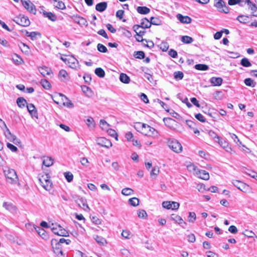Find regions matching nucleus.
<instances>
[{
  "label": "nucleus",
  "instance_id": "f257e3e1",
  "mask_svg": "<svg viewBox=\"0 0 257 257\" xmlns=\"http://www.w3.org/2000/svg\"><path fill=\"white\" fill-rule=\"evenodd\" d=\"M3 172L8 183L13 185L19 184V179L14 169L5 167Z\"/></svg>",
  "mask_w": 257,
  "mask_h": 257
},
{
  "label": "nucleus",
  "instance_id": "f03ea898",
  "mask_svg": "<svg viewBox=\"0 0 257 257\" xmlns=\"http://www.w3.org/2000/svg\"><path fill=\"white\" fill-rule=\"evenodd\" d=\"M188 170L195 174L198 177L205 180L209 179V173L205 170H199L194 165L190 164L187 166Z\"/></svg>",
  "mask_w": 257,
  "mask_h": 257
},
{
  "label": "nucleus",
  "instance_id": "7ed1b4c3",
  "mask_svg": "<svg viewBox=\"0 0 257 257\" xmlns=\"http://www.w3.org/2000/svg\"><path fill=\"white\" fill-rule=\"evenodd\" d=\"M137 125H139L140 127H141V132L142 134L144 135L149 137H155L157 136V131L154 128L150 126V125L141 122L137 123Z\"/></svg>",
  "mask_w": 257,
  "mask_h": 257
},
{
  "label": "nucleus",
  "instance_id": "20e7f679",
  "mask_svg": "<svg viewBox=\"0 0 257 257\" xmlns=\"http://www.w3.org/2000/svg\"><path fill=\"white\" fill-rule=\"evenodd\" d=\"M39 182L46 190L50 191L52 188V182L50 179V177L48 174H39L38 175Z\"/></svg>",
  "mask_w": 257,
  "mask_h": 257
},
{
  "label": "nucleus",
  "instance_id": "39448f33",
  "mask_svg": "<svg viewBox=\"0 0 257 257\" xmlns=\"http://www.w3.org/2000/svg\"><path fill=\"white\" fill-rule=\"evenodd\" d=\"M50 228L54 233L59 236H68L69 235L68 232L59 224L52 223L50 225Z\"/></svg>",
  "mask_w": 257,
  "mask_h": 257
},
{
  "label": "nucleus",
  "instance_id": "423d86ee",
  "mask_svg": "<svg viewBox=\"0 0 257 257\" xmlns=\"http://www.w3.org/2000/svg\"><path fill=\"white\" fill-rule=\"evenodd\" d=\"M167 143L169 147L174 152L180 153L182 151V145L177 140L174 139H168Z\"/></svg>",
  "mask_w": 257,
  "mask_h": 257
},
{
  "label": "nucleus",
  "instance_id": "0eeeda50",
  "mask_svg": "<svg viewBox=\"0 0 257 257\" xmlns=\"http://www.w3.org/2000/svg\"><path fill=\"white\" fill-rule=\"evenodd\" d=\"M13 20L17 24L23 27H28L30 25V21L28 18L21 14L15 17Z\"/></svg>",
  "mask_w": 257,
  "mask_h": 257
},
{
  "label": "nucleus",
  "instance_id": "6e6552de",
  "mask_svg": "<svg viewBox=\"0 0 257 257\" xmlns=\"http://www.w3.org/2000/svg\"><path fill=\"white\" fill-rule=\"evenodd\" d=\"M232 184L237 189L243 192H247L249 191V186L246 184L238 180H233Z\"/></svg>",
  "mask_w": 257,
  "mask_h": 257
},
{
  "label": "nucleus",
  "instance_id": "1a4fd4ad",
  "mask_svg": "<svg viewBox=\"0 0 257 257\" xmlns=\"http://www.w3.org/2000/svg\"><path fill=\"white\" fill-rule=\"evenodd\" d=\"M214 6L218 10L219 12L224 13H228L229 10L225 5V2L222 0H215Z\"/></svg>",
  "mask_w": 257,
  "mask_h": 257
},
{
  "label": "nucleus",
  "instance_id": "9d476101",
  "mask_svg": "<svg viewBox=\"0 0 257 257\" xmlns=\"http://www.w3.org/2000/svg\"><path fill=\"white\" fill-rule=\"evenodd\" d=\"M21 2L24 8L29 12L33 14H36V9L35 6L30 0H27V1L21 0Z\"/></svg>",
  "mask_w": 257,
  "mask_h": 257
},
{
  "label": "nucleus",
  "instance_id": "9b49d317",
  "mask_svg": "<svg viewBox=\"0 0 257 257\" xmlns=\"http://www.w3.org/2000/svg\"><path fill=\"white\" fill-rule=\"evenodd\" d=\"M51 245L54 250V253L59 255V254L61 255L63 254V251L61 249V244L58 243L56 239H53L51 240Z\"/></svg>",
  "mask_w": 257,
  "mask_h": 257
},
{
  "label": "nucleus",
  "instance_id": "f8f14e48",
  "mask_svg": "<svg viewBox=\"0 0 257 257\" xmlns=\"http://www.w3.org/2000/svg\"><path fill=\"white\" fill-rule=\"evenodd\" d=\"M162 206L164 208L168 209L177 210L179 208L180 204L174 201H164L162 203Z\"/></svg>",
  "mask_w": 257,
  "mask_h": 257
},
{
  "label": "nucleus",
  "instance_id": "ddd939ff",
  "mask_svg": "<svg viewBox=\"0 0 257 257\" xmlns=\"http://www.w3.org/2000/svg\"><path fill=\"white\" fill-rule=\"evenodd\" d=\"M151 26L150 22L147 19L144 18L142 20V22L140 25H135L133 26V29L135 32H137L140 28H149Z\"/></svg>",
  "mask_w": 257,
  "mask_h": 257
},
{
  "label": "nucleus",
  "instance_id": "4468645a",
  "mask_svg": "<svg viewBox=\"0 0 257 257\" xmlns=\"http://www.w3.org/2000/svg\"><path fill=\"white\" fill-rule=\"evenodd\" d=\"M97 144L100 146L109 148L112 146L111 142L105 138H99L96 140Z\"/></svg>",
  "mask_w": 257,
  "mask_h": 257
},
{
  "label": "nucleus",
  "instance_id": "2eb2a0df",
  "mask_svg": "<svg viewBox=\"0 0 257 257\" xmlns=\"http://www.w3.org/2000/svg\"><path fill=\"white\" fill-rule=\"evenodd\" d=\"M78 206L82 208L84 210L88 211L90 209L87 204L86 199L84 198L79 197L77 200H75Z\"/></svg>",
  "mask_w": 257,
  "mask_h": 257
},
{
  "label": "nucleus",
  "instance_id": "dca6fc26",
  "mask_svg": "<svg viewBox=\"0 0 257 257\" xmlns=\"http://www.w3.org/2000/svg\"><path fill=\"white\" fill-rule=\"evenodd\" d=\"M218 143L226 152L230 154L231 153L232 149L228 142L224 140L222 138H221L219 141L218 142Z\"/></svg>",
  "mask_w": 257,
  "mask_h": 257
},
{
  "label": "nucleus",
  "instance_id": "f3484780",
  "mask_svg": "<svg viewBox=\"0 0 257 257\" xmlns=\"http://www.w3.org/2000/svg\"><path fill=\"white\" fill-rule=\"evenodd\" d=\"M27 107L28 111L31 114V116L33 117L38 118V113L37 110L34 106V105L32 103L27 104Z\"/></svg>",
  "mask_w": 257,
  "mask_h": 257
},
{
  "label": "nucleus",
  "instance_id": "a211bd4d",
  "mask_svg": "<svg viewBox=\"0 0 257 257\" xmlns=\"http://www.w3.org/2000/svg\"><path fill=\"white\" fill-rule=\"evenodd\" d=\"M177 19L183 24H188L191 23L192 19L187 16H183L182 14H178L176 16Z\"/></svg>",
  "mask_w": 257,
  "mask_h": 257
},
{
  "label": "nucleus",
  "instance_id": "6ab92c4d",
  "mask_svg": "<svg viewBox=\"0 0 257 257\" xmlns=\"http://www.w3.org/2000/svg\"><path fill=\"white\" fill-rule=\"evenodd\" d=\"M38 69L40 73L44 77H46L47 75H50L51 73H52L51 69L46 66L40 67Z\"/></svg>",
  "mask_w": 257,
  "mask_h": 257
},
{
  "label": "nucleus",
  "instance_id": "aec40b11",
  "mask_svg": "<svg viewBox=\"0 0 257 257\" xmlns=\"http://www.w3.org/2000/svg\"><path fill=\"white\" fill-rule=\"evenodd\" d=\"M107 7V3L103 2L97 4L95 6V9L98 12H102L106 9Z\"/></svg>",
  "mask_w": 257,
  "mask_h": 257
},
{
  "label": "nucleus",
  "instance_id": "412c9836",
  "mask_svg": "<svg viewBox=\"0 0 257 257\" xmlns=\"http://www.w3.org/2000/svg\"><path fill=\"white\" fill-rule=\"evenodd\" d=\"M222 79L221 77H213L210 80V82L213 86H220L222 83Z\"/></svg>",
  "mask_w": 257,
  "mask_h": 257
},
{
  "label": "nucleus",
  "instance_id": "4be33fe9",
  "mask_svg": "<svg viewBox=\"0 0 257 257\" xmlns=\"http://www.w3.org/2000/svg\"><path fill=\"white\" fill-rule=\"evenodd\" d=\"M3 206L6 208V209L9 210L13 213L16 211V207L11 203H8L5 202L3 203Z\"/></svg>",
  "mask_w": 257,
  "mask_h": 257
},
{
  "label": "nucleus",
  "instance_id": "5701e85b",
  "mask_svg": "<svg viewBox=\"0 0 257 257\" xmlns=\"http://www.w3.org/2000/svg\"><path fill=\"white\" fill-rule=\"evenodd\" d=\"M78 61L73 57H71L68 59L67 64L70 67L75 68L78 65Z\"/></svg>",
  "mask_w": 257,
  "mask_h": 257
},
{
  "label": "nucleus",
  "instance_id": "b1692460",
  "mask_svg": "<svg viewBox=\"0 0 257 257\" xmlns=\"http://www.w3.org/2000/svg\"><path fill=\"white\" fill-rule=\"evenodd\" d=\"M137 11L140 14L146 15L150 13V9L147 7H138L137 8Z\"/></svg>",
  "mask_w": 257,
  "mask_h": 257
},
{
  "label": "nucleus",
  "instance_id": "393cba45",
  "mask_svg": "<svg viewBox=\"0 0 257 257\" xmlns=\"http://www.w3.org/2000/svg\"><path fill=\"white\" fill-rule=\"evenodd\" d=\"M44 17L48 18L51 21L54 22L57 20V17L55 14L51 12H47L45 11L43 12Z\"/></svg>",
  "mask_w": 257,
  "mask_h": 257
},
{
  "label": "nucleus",
  "instance_id": "a878e982",
  "mask_svg": "<svg viewBox=\"0 0 257 257\" xmlns=\"http://www.w3.org/2000/svg\"><path fill=\"white\" fill-rule=\"evenodd\" d=\"M59 95L62 97V99L64 101L63 98L66 100V101L63 102V105L67 106V107L72 108L74 106L72 102L68 99V98L64 95L59 93Z\"/></svg>",
  "mask_w": 257,
  "mask_h": 257
},
{
  "label": "nucleus",
  "instance_id": "bb28decb",
  "mask_svg": "<svg viewBox=\"0 0 257 257\" xmlns=\"http://www.w3.org/2000/svg\"><path fill=\"white\" fill-rule=\"evenodd\" d=\"M248 9L251 11V16L257 17V7L255 4L252 3L248 7Z\"/></svg>",
  "mask_w": 257,
  "mask_h": 257
},
{
  "label": "nucleus",
  "instance_id": "cd10ccee",
  "mask_svg": "<svg viewBox=\"0 0 257 257\" xmlns=\"http://www.w3.org/2000/svg\"><path fill=\"white\" fill-rule=\"evenodd\" d=\"M54 6L55 7L60 10H64L66 8L64 3L61 1L55 0L54 2Z\"/></svg>",
  "mask_w": 257,
  "mask_h": 257
},
{
  "label": "nucleus",
  "instance_id": "c85d7f7f",
  "mask_svg": "<svg viewBox=\"0 0 257 257\" xmlns=\"http://www.w3.org/2000/svg\"><path fill=\"white\" fill-rule=\"evenodd\" d=\"M43 164L46 167H50L53 164V159L49 157H45L43 161Z\"/></svg>",
  "mask_w": 257,
  "mask_h": 257
},
{
  "label": "nucleus",
  "instance_id": "c756f323",
  "mask_svg": "<svg viewBox=\"0 0 257 257\" xmlns=\"http://www.w3.org/2000/svg\"><path fill=\"white\" fill-rule=\"evenodd\" d=\"M119 80L121 82L126 84L128 83L130 81V77L124 73H121L120 74Z\"/></svg>",
  "mask_w": 257,
  "mask_h": 257
},
{
  "label": "nucleus",
  "instance_id": "7c9ffc66",
  "mask_svg": "<svg viewBox=\"0 0 257 257\" xmlns=\"http://www.w3.org/2000/svg\"><path fill=\"white\" fill-rule=\"evenodd\" d=\"M17 103L18 105L21 108L24 107L26 104H27L26 100L22 97L17 98Z\"/></svg>",
  "mask_w": 257,
  "mask_h": 257
},
{
  "label": "nucleus",
  "instance_id": "2f4dec72",
  "mask_svg": "<svg viewBox=\"0 0 257 257\" xmlns=\"http://www.w3.org/2000/svg\"><path fill=\"white\" fill-rule=\"evenodd\" d=\"M26 35L28 37H30L32 40H36L37 39V36H41V34L40 33L36 32H27Z\"/></svg>",
  "mask_w": 257,
  "mask_h": 257
},
{
  "label": "nucleus",
  "instance_id": "473e14b6",
  "mask_svg": "<svg viewBox=\"0 0 257 257\" xmlns=\"http://www.w3.org/2000/svg\"><path fill=\"white\" fill-rule=\"evenodd\" d=\"M96 241L100 245H104L106 244V239L102 236L96 235L95 237Z\"/></svg>",
  "mask_w": 257,
  "mask_h": 257
},
{
  "label": "nucleus",
  "instance_id": "72a5a7b5",
  "mask_svg": "<svg viewBox=\"0 0 257 257\" xmlns=\"http://www.w3.org/2000/svg\"><path fill=\"white\" fill-rule=\"evenodd\" d=\"M249 18L248 16L239 15L237 17V20L241 23H245L248 22Z\"/></svg>",
  "mask_w": 257,
  "mask_h": 257
},
{
  "label": "nucleus",
  "instance_id": "f704fd0d",
  "mask_svg": "<svg viewBox=\"0 0 257 257\" xmlns=\"http://www.w3.org/2000/svg\"><path fill=\"white\" fill-rule=\"evenodd\" d=\"M150 24L151 25L159 26L162 24V21L161 20L157 17H151Z\"/></svg>",
  "mask_w": 257,
  "mask_h": 257
},
{
  "label": "nucleus",
  "instance_id": "c9c22d12",
  "mask_svg": "<svg viewBox=\"0 0 257 257\" xmlns=\"http://www.w3.org/2000/svg\"><path fill=\"white\" fill-rule=\"evenodd\" d=\"M171 219L174 220L175 222L179 223V224H181L183 223L185 224H186L185 222H184V221L182 219V218L178 215L173 214L171 216Z\"/></svg>",
  "mask_w": 257,
  "mask_h": 257
},
{
  "label": "nucleus",
  "instance_id": "e433bc0d",
  "mask_svg": "<svg viewBox=\"0 0 257 257\" xmlns=\"http://www.w3.org/2000/svg\"><path fill=\"white\" fill-rule=\"evenodd\" d=\"M74 21L75 23L81 25H85L87 23L84 18L80 17H76L74 19Z\"/></svg>",
  "mask_w": 257,
  "mask_h": 257
},
{
  "label": "nucleus",
  "instance_id": "4c0bfd02",
  "mask_svg": "<svg viewBox=\"0 0 257 257\" xmlns=\"http://www.w3.org/2000/svg\"><path fill=\"white\" fill-rule=\"evenodd\" d=\"M240 64L245 67H248L251 66V63L246 58H242L240 61Z\"/></svg>",
  "mask_w": 257,
  "mask_h": 257
},
{
  "label": "nucleus",
  "instance_id": "58836bf2",
  "mask_svg": "<svg viewBox=\"0 0 257 257\" xmlns=\"http://www.w3.org/2000/svg\"><path fill=\"white\" fill-rule=\"evenodd\" d=\"M193 41L192 38L188 36H183L181 37V41L185 44H190Z\"/></svg>",
  "mask_w": 257,
  "mask_h": 257
},
{
  "label": "nucleus",
  "instance_id": "ea45409f",
  "mask_svg": "<svg viewBox=\"0 0 257 257\" xmlns=\"http://www.w3.org/2000/svg\"><path fill=\"white\" fill-rule=\"evenodd\" d=\"M95 73L96 75L101 78H103L105 76V72L101 68H97L95 70Z\"/></svg>",
  "mask_w": 257,
  "mask_h": 257
},
{
  "label": "nucleus",
  "instance_id": "a19ab883",
  "mask_svg": "<svg viewBox=\"0 0 257 257\" xmlns=\"http://www.w3.org/2000/svg\"><path fill=\"white\" fill-rule=\"evenodd\" d=\"M159 168L157 166H155L150 172V175L152 177L156 178L159 173Z\"/></svg>",
  "mask_w": 257,
  "mask_h": 257
},
{
  "label": "nucleus",
  "instance_id": "79ce46f5",
  "mask_svg": "<svg viewBox=\"0 0 257 257\" xmlns=\"http://www.w3.org/2000/svg\"><path fill=\"white\" fill-rule=\"evenodd\" d=\"M244 82L246 85L252 87H254L256 84V83L254 82L252 79L249 78L245 79Z\"/></svg>",
  "mask_w": 257,
  "mask_h": 257
},
{
  "label": "nucleus",
  "instance_id": "37998d69",
  "mask_svg": "<svg viewBox=\"0 0 257 257\" xmlns=\"http://www.w3.org/2000/svg\"><path fill=\"white\" fill-rule=\"evenodd\" d=\"M5 134L6 138L8 140H9L10 141L12 142L14 140V138H16V137L15 135H12L10 131L8 128L7 129V131L5 132Z\"/></svg>",
  "mask_w": 257,
  "mask_h": 257
},
{
  "label": "nucleus",
  "instance_id": "c03bdc74",
  "mask_svg": "<svg viewBox=\"0 0 257 257\" xmlns=\"http://www.w3.org/2000/svg\"><path fill=\"white\" fill-rule=\"evenodd\" d=\"M68 73L65 70L62 69L59 72V77L62 80L66 79Z\"/></svg>",
  "mask_w": 257,
  "mask_h": 257
},
{
  "label": "nucleus",
  "instance_id": "a18cd8bd",
  "mask_svg": "<svg viewBox=\"0 0 257 257\" xmlns=\"http://www.w3.org/2000/svg\"><path fill=\"white\" fill-rule=\"evenodd\" d=\"M134 193V190L130 188H125L121 191V193L125 196L130 195Z\"/></svg>",
  "mask_w": 257,
  "mask_h": 257
},
{
  "label": "nucleus",
  "instance_id": "49530a36",
  "mask_svg": "<svg viewBox=\"0 0 257 257\" xmlns=\"http://www.w3.org/2000/svg\"><path fill=\"white\" fill-rule=\"evenodd\" d=\"M41 84L42 86L46 89H49L51 87L50 83L46 79H42Z\"/></svg>",
  "mask_w": 257,
  "mask_h": 257
},
{
  "label": "nucleus",
  "instance_id": "de8ad7c7",
  "mask_svg": "<svg viewBox=\"0 0 257 257\" xmlns=\"http://www.w3.org/2000/svg\"><path fill=\"white\" fill-rule=\"evenodd\" d=\"M128 202L131 205L133 206H137L139 204V200L136 197H134L128 200Z\"/></svg>",
  "mask_w": 257,
  "mask_h": 257
},
{
  "label": "nucleus",
  "instance_id": "09e8293b",
  "mask_svg": "<svg viewBox=\"0 0 257 257\" xmlns=\"http://www.w3.org/2000/svg\"><path fill=\"white\" fill-rule=\"evenodd\" d=\"M210 137L215 142L218 143L221 138L219 137L214 132L210 131Z\"/></svg>",
  "mask_w": 257,
  "mask_h": 257
},
{
  "label": "nucleus",
  "instance_id": "8fccbe9b",
  "mask_svg": "<svg viewBox=\"0 0 257 257\" xmlns=\"http://www.w3.org/2000/svg\"><path fill=\"white\" fill-rule=\"evenodd\" d=\"M195 68L198 70H207L208 66L205 64H198L195 65Z\"/></svg>",
  "mask_w": 257,
  "mask_h": 257
},
{
  "label": "nucleus",
  "instance_id": "3c124183",
  "mask_svg": "<svg viewBox=\"0 0 257 257\" xmlns=\"http://www.w3.org/2000/svg\"><path fill=\"white\" fill-rule=\"evenodd\" d=\"M106 131L109 136H110L114 138L116 140H118L117 135L115 130L111 129V128H108L106 130Z\"/></svg>",
  "mask_w": 257,
  "mask_h": 257
},
{
  "label": "nucleus",
  "instance_id": "603ef678",
  "mask_svg": "<svg viewBox=\"0 0 257 257\" xmlns=\"http://www.w3.org/2000/svg\"><path fill=\"white\" fill-rule=\"evenodd\" d=\"M100 126L102 130L106 131L108 129V127L109 126V124L107 123L105 120L101 119L100 120Z\"/></svg>",
  "mask_w": 257,
  "mask_h": 257
},
{
  "label": "nucleus",
  "instance_id": "864d4df0",
  "mask_svg": "<svg viewBox=\"0 0 257 257\" xmlns=\"http://www.w3.org/2000/svg\"><path fill=\"white\" fill-rule=\"evenodd\" d=\"M134 56L138 59H142L145 57V53L143 51L135 52Z\"/></svg>",
  "mask_w": 257,
  "mask_h": 257
},
{
  "label": "nucleus",
  "instance_id": "5fc2aeb1",
  "mask_svg": "<svg viewBox=\"0 0 257 257\" xmlns=\"http://www.w3.org/2000/svg\"><path fill=\"white\" fill-rule=\"evenodd\" d=\"M13 61L17 63L18 64H22L23 62V59L19 56L17 54H15L13 57Z\"/></svg>",
  "mask_w": 257,
  "mask_h": 257
},
{
  "label": "nucleus",
  "instance_id": "6e6d98bb",
  "mask_svg": "<svg viewBox=\"0 0 257 257\" xmlns=\"http://www.w3.org/2000/svg\"><path fill=\"white\" fill-rule=\"evenodd\" d=\"M86 123L89 127L94 126V120L92 117H88L85 120Z\"/></svg>",
  "mask_w": 257,
  "mask_h": 257
},
{
  "label": "nucleus",
  "instance_id": "4d7b16f0",
  "mask_svg": "<svg viewBox=\"0 0 257 257\" xmlns=\"http://www.w3.org/2000/svg\"><path fill=\"white\" fill-rule=\"evenodd\" d=\"M174 78L177 80H181L183 79L184 74L182 72L177 71L175 72L174 74Z\"/></svg>",
  "mask_w": 257,
  "mask_h": 257
},
{
  "label": "nucleus",
  "instance_id": "13d9d810",
  "mask_svg": "<svg viewBox=\"0 0 257 257\" xmlns=\"http://www.w3.org/2000/svg\"><path fill=\"white\" fill-rule=\"evenodd\" d=\"M97 50L102 53H106L107 51L106 47L101 44H98L97 46Z\"/></svg>",
  "mask_w": 257,
  "mask_h": 257
},
{
  "label": "nucleus",
  "instance_id": "bf43d9fd",
  "mask_svg": "<svg viewBox=\"0 0 257 257\" xmlns=\"http://www.w3.org/2000/svg\"><path fill=\"white\" fill-rule=\"evenodd\" d=\"M138 215L140 218H145L147 216V214L145 210L141 209L138 211Z\"/></svg>",
  "mask_w": 257,
  "mask_h": 257
},
{
  "label": "nucleus",
  "instance_id": "052dcab7",
  "mask_svg": "<svg viewBox=\"0 0 257 257\" xmlns=\"http://www.w3.org/2000/svg\"><path fill=\"white\" fill-rule=\"evenodd\" d=\"M64 176H65V178L66 179V180H67V181L68 182H70L71 181H72L73 178V176L70 172L65 173Z\"/></svg>",
  "mask_w": 257,
  "mask_h": 257
},
{
  "label": "nucleus",
  "instance_id": "680f3d73",
  "mask_svg": "<svg viewBox=\"0 0 257 257\" xmlns=\"http://www.w3.org/2000/svg\"><path fill=\"white\" fill-rule=\"evenodd\" d=\"M239 4L240 6L243 7L244 5L247 4L248 7L252 2L250 0H239Z\"/></svg>",
  "mask_w": 257,
  "mask_h": 257
},
{
  "label": "nucleus",
  "instance_id": "e2e57ef3",
  "mask_svg": "<svg viewBox=\"0 0 257 257\" xmlns=\"http://www.w3.org/2000/svg\"><path fill=\"white\" fill-rule=\"evenodd\" d=\"M196 219V214L194 212H190L188 216V221L193 222Z\"/></svg>",
  "mask_w": 257,
  "mask_h": 257
},
{
  "label": "nucleus",
  "instance_id": "0e129e2a",
  "mask_svg": "<svg viewBox=\"0 0 257 257\" xmlns=\"http://www.w3.org/2000/svg\"><path fill=\"white\" fill-rule=\"evenodd\" d=\"M7 146L10 150H11L13 152H15L18 150L17 148L11 143H8L7 144Z\"/></svg>",
  "mask_w": 257,
  "mask_h": 257
},
{
  "label": "nucleus",
  "instance_id": "69168bd1",
  "mask_svg": "<svg viewBox=\"0 0 257 257\" xmlns=\"http://www.w3.org/2000/svg\"><path fill=\"white\" fill-rule=\"evenodd\" d=\"M195 117L196 119H197L198 120L200 121L201 122H205V119L204 118L203 115L201 114V113H197L195 115Z\"/></svg>",
  "mask_w": 257,
  "mask_h": 257
},
{
  "label": "nucleus",
  "instance_id": "338daca9",
  "mask_svg": "<svg viewBox=\"0 0 257 257\" xmlns=\"http://www.w3.org/2000/svg\"><path fill=\"white\" fill-rule=\"evenodd\" d=\"M244 234L248 237H253L255 235V233L253 232L247 230H245Z\"/></svg>",
  "mask_w": 257,
  "mask_h": 257
},
{
  "label": "nucleus",
  "instance_id": "774afa93",
  "mask_svg": "<svg viewBox=\"0 0 257 257\" xmlns=\"http://www.w3.org/2000/svg\"><path fill=\"white\" fill-rule=\"evenodd\" d=\"M124 14V11L121 10L117 11L116 13V17L119 18V20L122 19Z\"/></svg>",
  "mask_w": 257,
  "mask_h": 257
}]
</instances>
